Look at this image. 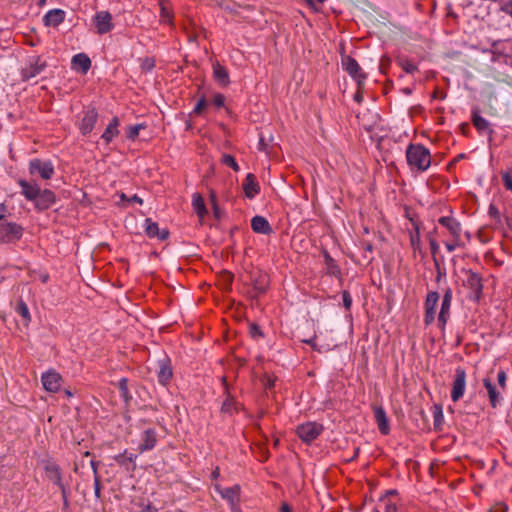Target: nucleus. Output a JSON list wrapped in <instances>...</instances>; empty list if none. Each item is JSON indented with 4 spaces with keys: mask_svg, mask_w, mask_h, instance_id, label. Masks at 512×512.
Wrapping results in <instances>:
<instances>
[{
    "mask_svg": "<svg viewBox=\"0 0 512 512\" xmlns=\"http://www.w3.org/2000/svg\"><path fill=\"white\" fill-rule=\"evenodd\" d=\"M137 455L133 453H129L127 450H124L122 453L116 455L114 457L115 461L121 465L126 466L128 463H135Z\"/></svg>",
    "mask_w": 512,
    "mask_h": 512,
    "instance_id": "31",
    "label": "nucleus"
},
{
    "mask_svg": "<svg viewBox=\"0 0 512 512\" xmlns=\"http://www.w3.org/2000/svg\"><path fill=\"white\" fill-rule=\"evenodd\" d=\"M118 388H119V391H120V396L121 398L126 402L128 403L131 399H132V396L129 392V389H128V380L126 378H121L118 382Z\"/></svg>",
    "mask_w": 512,
    "mask_h": 512,
    "instance_id": "34",
    "label": "nucleus"
},
{
    "mask_svg": "<svg viewBox=\"0 0 512 512\" xmlns=\"http://www.w3.org/2000/svg\"><path fill=\"white\" fill-rule=\"evenodd\" d=\"M438 223L449 231L452 239L457 240L461 237V224L455 218L443 216L438 219Z\"/></svg>",
    "mask_w": 512,
    "mask_h": 512,
    "instance_id": "17",
    "label": "nucleus"
},
{
    "mask_svg": "<svg viewBox=\"0 0 512 512\" xmlns=\"http://www.w3.org/2000/svg\"><path fill=\"white\" fill-rule=\"evenodd\" d=\"M113 18L108 11H99L93 17V22L98 34L103 35L114 29Z\"/></svg>",
    "mask_w": 512,
    "mask_h": 512,
    "instance_id": "10",
    "label": "nucleus"
},
{
    "mask_svg": "<svg viewBox=\"0 0 512 512\" xmlns=\"http://www.w3.org/2000/svg\"><path fill=\"white\" fill-rule=\"evenodd\" d=\"M30 174H38L42 179L49 180L54 174V166L50 160L34 158L29 162Z\"/></svg>",
    "mask_w": 512,
    "mask_h": 512,
    "instance_id": "5",
    "label": "nucleus"
},
{
    "mask_svg": "<svg viewBox=\"0 0 512 512\" xmlns=\"http://www.w3.org/2000/svg\"><path fill=\"white\" fill-rule=\"evenodd\" d=\"M432 415H433V420H434V427L439 428L444 422L443 409L440 404L433 405Z\"/></svg>",
    "mask_w": 512,
    "mask_h": 512,
    "instance_id": "33",
    "label": "nucleus"
},
{
    "mask_svg": "<svg viewBox=\"0 0 512 512\" xmlns=\"http://www.w3.org/2000/svg\"><path fill=\"white\" fill-rule=\"evenodd\" d=\"M157 432L153 428H148L141 433V442L138 445L139 453H144L155 448L157 445Z\"/></svg>",
    "mask_w": 512,
    "mask_h": 512,
    "instance_id": "14",
    "label": "nucleus"
},
{
    "mask_svg": "<svg viewBox=\"0 0 512 512\" xmlns=\"http://www.w3.org/2000/svg\"><path fill=\"white\" fill-rule=\"evenodd\" d=\"M399 65L408 74H413L417 71V66L408 59L399 60Z\"/></svg>",
    "mask_w": 512,
    "mask_h": 512,
    "instance_id": "38",
    "label": "nucleus"
},
{
    "mask_svg": "<svg viewBox=\"0 0 512 512\" xmlns=\"http://www.w3.org/2000/svg\"><path fill=\"white\" fill-rule=\"evenodd\" d=\"M237 405L238 404L235 401V399L228 394L225 401L222 404V411L226 413H232L233 411L237 410Z\"/></svg>",
    "mask_w": 512,
    "mask_h": 512,
    "instance_id": "35",
    "label": "nucleus"
},
{
    "mask_svg": "<svg viewBox=\"0 0 512 512\" xmlns=\"http://www.w3.org/2000/svg\"><path fill=\"white\" fill-rule=\"evenodd\" d=\"M390 495H397V491L396 490L387 491L384 498L388 499V496H390Z\"/></svg>",
    "mask_w": 512,
    "mask_h": 512,
    "instance_id": "64",
    "label": "nucleus"
},
{
    "mask_svg": "<svg viewBox=\"0 0 512 512\" xmlns=\"http://www.w3.org/2000/svg\"><path fill=\"white\" fill-rule=\"evenodd\" d=\"M222 161L225 165L231 167L234 171L239 170V166L237 162L235 161L234 157L228 154H224L222 157Z\"/></svg>",
    "mask_w": 512,
    "mask_h": 512,
    "instance_id": "43",
    "label": "nucleus"
},
{
    "mask_svg": "<svg viewBox=\"0 0 512 512\" xmlns=\"http://www.w3.org/2000/svg\"><path fill=\"white\" fill-rule=\"evenodd\" d=\"M95 494L97 497H99V495H100L99 481L97 478L95 479Z\"/></svg>",
    "mask_w": 512,
    "mask_h": 512,
    "instance_id": "61",
    "label": "nucleus"
},
{
    "mask_svg": "<svg viewBox=\"0 0 512 512\" xmlns=\"http://www.w3.org/2000/svg\"><path fill=\"white\" fill-rule=\"evenodd\" d=\"M213 77L216 80V82L223 87L228 86V84L230 83L229 73L227 69L219 62H215L213 64Z\"/></svg>",
    "mask_w": 512,
    "mask_h": 512,
    "instance_id": "26",
    "label": "nucleus"
},
{
    "mask_svg": "<svg viewBox=\"0 0 512 512\" xmlns=\"http://www.w3.org/2000/svg\"><path fill=\"white\" fill-rule=\"evenodd\" d=\"M118 132L119 130H104L103 134L101 135V138L106 143H109L118 135Z\"/></svg>",
    "mask_w": 512,
    "mask_h": 512,
    "instance_id": "48",
    "label": "nucleus"
},
{
    "mask_svg": "<svg viewBox=\"0 0 512 512\" xmlns=\"http://www.w3.org/2000/svg\"><path fill=\"white\" fill-rule=\"evenodd\" d=\"M91 467H92V470L94 472V474L96 475L97 474V462L95 461H91Z\"/></svg>",
    "mask_w": 512,
    "mask_h": 512,
    "instance_id": "63",
    "label": "nucleus"
},
{
    "mask_svg": "<svg viewBox=\"0 0 512 512\" xmlns=\"http://www.w3.org/2000/svg\"><path fill=\"white\" fill-rule=\"evenodd\" d=\"M279 512H291V508L287 503H282Z\"/></svg>",
    "mask_w": 512,
    "mask_h": 512,
    "instance_id": "59",
    "label": "nucleus"
},
{
    "mask_svg": "<svg viewBox=\"0 0 512 512\" xmlns=\"http://www.w3.org/2000/svg\"><path fill=\"white\" fill-rule=\"evenodd\" d=\"M501 1V9L512 16V0H500Z\"/></svg>",
    "mask_w": 512,
    "mask_h": 512,
    "instance_id": "50",
    "label": "nucleus"
},
{
    "mask_svg": "<svg viewBox=\"0 0 512 512\" xmlns=\"http://www.w3.org/2000/svg\"><path fill=\"white\" fill-rule=\"evenodd\" d=\"M131 202H135V203H138L140 205L143 204V200L142 198H140L138 195H133L132 197H129L128 199V203H131Z\"/></svg>",
    "mask_w": 512,
    "mask_h": 512,
    "instance_id": "57",
    "label": "nucleus"
},
{
    "mask_svg": "<svg viewBox=\"0 0 512 512\" xmlns=\"http://www.w3.org/2000/svg\"><path fill=\"white\" fill-rule=\"evenodd\" d=\"M160 18L163 22H167L169 24L172 23V18H173L172 11L164 4H161V7H160Z\"/></svg>",
    "mask_w": 512,
    "mask_h": 512,
    "instance_id": "40",
    "label": "nucleus"
},
{
    "mask_svg": "<svg viewBox=\"0 0 512 512\" xmlns=\"http://www.w3.org/2000/svg\"><path fill=\"white\" fill-rule=\"evenodd\" d=\"M56 202V195L49 189L41 190L34 200V207L37 210L49 209Z\"/></svg>",
    "mask_w": 512,
    "mask_h": 512,
    "instance_id": "15",
    "label": "nucleus"
},
{
    "mask_svg": "<svg viewBox=\"0 0 512 512\" xmlns=\"http://www.w3.org/2000/svg\"><path fill=\"white\" fill-rule=\"evenodd\" d=\"M47 64L40 56L30 57L25 66L21 70V77L24 81L30 80L38 76L45 68Z\"/></svg>",
    "mask_w": 512,
    "mask_h": 512,
    "instance_id": "4",
    "label": "nucleus"
},
{
    "mask_svg": "<svg viewBox=\"0 0 512 512\" xmlns=\"http://www.w3.org/2000/svg\"><path fill=\"white\" fill-rule=\"evenodd\" d=\"M466 371L462 367H457L452 383L451 399L458 402L465 394L466 390Z\"/></svg>",
    "mask_w": 512,
    "mask_h": 512,
    "instance_id": "6",
    "label": "nucleus"
},
{
    "mask_svg": "<svg viewBox=\"0 0 512 512\" xmlns=\"http://www.w3.org/2000/svg\"><path fill=\"white\" fill-rule=\"evenodd\" d=\"M42 463L47 478L55 485H60L61 482H63L60 467L54 461L49 459L43 460Z\"/></svg>",
    "mask_w": 512,
    "mask_h": 512,
    "instance_id": "16",
    "label": "nucleus"
},
{
    "mask_svg": "<svg viewBox=\"0 0 512 512\" xmlns=\"http://www.w3.org/2000/svg\"><path fill=\"white\" fill-rule=\"evenodd\" d=\"M172 368L168 359L163 358L158 361V371L157 378L158 382L165 386L167 385L172 378Z\"/></svg>",
    "mask_w": 512,
    "mask_h": 512,
    "instance_id": "18",
    "label": "nucleus"
},
{
    "mask_svg": "<svg viewBox=\"0 0 512 512\" xmlns=\"http://www.w3.org/2000/svg\"><path fill=\"white\" fill-rule=\"evenodd\" d=\"M140 130H128L127 138L130 140H135L139 135Z\"/></svg>",
    "mask_w": 512,
    "mask_h": 512,
    "instance_id": "55",
    "label": "nucleus"
},
{
    "mask_svg": "<svg viewBox=\"0 0 512 512\" xmlns=\"http://www.w3.org/2000/svg\"><path fill=\"white\" fill-rule=\"evenodd\" d=\"M19 186L21 187L22 195L31 202H34L38 193L41 191V188L36 183H31L26 180L20 179L18 181Z\"/></svg>",
    "mask_w": 512,
    "mask_h": 512,
    "instance_id": "19",
    "label": "nucleus"
},
{
    "mask_svg": "<svg viewBox=\"0 0 512 512\" xmlns=\"http://www.w3.org/2000/svg\"><path fill=\"white\" fill-rule=\"evenodd\" d=\"M406 158L412 170L426 171L431 164L430 151L420 144H410L406 149Z\"/></svg>",
    "mask_w": 512,
    "mask_h": 512,
    "instance_id": "1",
    "label": "nucleus"
},
{
    "mask_svg": "<svg viewBox=\"0 0 512 512\" xmlns=\"http://www.w3.org/2000/svg\"><path fill=\"white\" fill-rule=\"evenodd\" d=\"M81 128H93L97 121V112L94 108H87L83 112Z\"/></svg>",
    "mask_w": 512,
    "mask_h": 512,
    "instance_id": "29",
    "label": "nucleus"
},
{
    "mask_svg": "<svg viewBox=\"0 0 512 512\" xmlns=\"http://www.w3.org/2000/svg\"><path fill=\"white\" fill-rule=\"evenodd\" d=\"M502 181L508 191H512V169L501 173Z\"/></svg>",
    "mask_w": 512,
    "mask_h": 512,
    "instance_id": "42",
    "label": "nucleus"
},
{
    "mask_svg": "<svg viewBox=\"0 0 512 512\" xmlns=\"http://www.w3.org/2000/svg\"><path fill=\"white\" fill-rule=\"evenodd\" d=\"M208 107V101L205 99V97H201L197 100L193 113L196 115H201Z\"/></svg>",
    "mask_w": 512,
    "mask_h": 512,
    "instance_id": "39",
    "label": "nucleus"
},
{
    "mask_svg": "<svg viewBox=\"0 0 512 512\" xmlns=\"http://www.w3.org/2000/svg\"><path fill=\"white\" fill-rule=\"evenodd\" d=\"M342 67L359 85L366 79V74L362 71L358 62L351 56L342 58Z\"/></svg>",
    "mask_w": 512,
    "mask_h": 512,
    "instance_id": "11",
    "label": "nucleus"
},
{
    "mask_svg": "<svg viewBox=\"0 0 512 512\" xmlns=\"http://www.w3.org/2000/svg\"><path fill=\"white\" fill-rule=\"evenodd\" d=\"M466 285L473 293V297L475 299H479V297L482 293V289H483V285H482L481 278L479 277V275L476 273L470 272L467 277Z\"/></svg>",
    "mask_w": 512,
    "mask_h": 512,
    "instance_id": "24",
    "label": "nucleus"
},
{
    "mask_svg": "<svg viewBox=\"0 0 512 512\" xmlns=\"http://www.w3.org/2000/svg\"><path fill=\"white\" fill-rule=\"evenodd\" d=\"M274 141V137L269 133V135H266L265 133H261L259 135V150L265 151L270 144Z\"/></svg>",
    "mask_w": 512,
    "mask_h": 512,
    "instance_id": "37",
    "label": "nucleus"
},
{
    "mask_svg": "<svg viewBox=\"0 0 512 512\" xmlns=\"http://www.w3.org/2000/svg\"><path fill=\"white\" fill-rule=\"evenodd\" d=\"M323 426L317 422H306L297 426L296 433L299 438L309 444L322 433Z\"/></svg>",
    "mask_w": 512,
    "mask_h": 512,
    "instance_id": "3",
    "label": "nucleus"
},
{
    "mask_svg": "<svg viewBox=\"0 0 512 512\" xmlns=\"http://www.w3.org/2000/svg\"><path fill=\"white\" fill-rule=\"evenodd\" d=\"M472 121L475 128H486L487 121L476 111L472 114Z\"/></svg>",
    "mask_w": 512,
    "mask_h": 512,
    "instance_id": "41",
    "label": "nucleus"
},
{
    "mask_svg": "<svg viewBox=\"0 0 512 512\" xmlns=\"http://www.w3.org/2000/svg\"><path fill=\"white\" fill-rule=\"evenodd\" d=\"M72 66L74 69L86 74L91 67V60L86 54L79 53L73 56Z\"/></svg>",
    "mask_w": 512,
    "mask_h": 512,
    "instance_id": "28",
    "label": "nucleus"
},
{
    "mask_svg": "<svg viewBox=\"0 0 512 512\" xmlns=\"http://www.w3.org/2000/svg\"><path fill=\"white\" fill-rule=\"evenodd\" d=\"M155 67V61L153 58L146 57L141 61V69L143 71H151Z\"/></svg>",
    "mask_w": 512,
    "mask_h": 512,
    "instance_id": "44",
    "label": "nucleus"
},
{
    "mask_svg": "<svg viewBox=\"0 0 512 512\" xmlns=\"http://www.w3.org/2000/svg\"><path fill=\"white\" fill-rule=\"evenodd\" d=\"M374 418L381 434L388 435L390 432L389 420L382 407L379 406L374 408Z\"/></svg>",
    "mask_w": 512,
    "mask_h": 512,
    "instance_id": "22",
    "label": "nucleus"
},
{
    "mask_svg": "<svg viewBox=\"0 0 512 512\" xmlns=\"http://www.w3.org/2000/svg\"><path fill=\"white\" fill-rule=\"evenodd\" d=\"M192 205H193L194 211L197 213V215L200 218H203L207 214V209H206L204 200L200 194L196 193L193 195Z\"/></svg>",
    "mask_w": 512,
    "mask_h": 512,
    "instance_id": "30",
    "label": "nucleus"
},
{
    "mask_svg": "<svg viewBox=\"0 0 512 512\" xmlns=\"http://www.w3.org/2000/svg\"><path fill=\"white\" fill-rule=\"evenodd\" d=\"M211 103L217 107V108H221L224 106L225 104V96L221 93H217V94H214L213 95V98L211 100Z\"/></svg>",
    "mask_w": 512,
    "mask_h": 512,
    "instance_id": "46",
    "label": "nucleus"
},
{
    "mask_svg": "<svg viewBox=\"0 0 512 512\" xmlns=\"http://www.w3.org/2000/svg\"><path fill=\"white\" fill-rule=\"evenodd\" d=\"M482 382H483V386L487 390L489 403H490L491 407L496 408L498 405L501 404V402L503 400L502 393L504 391H502L499 387H497L491 381V379L488 377L484 378L482 380Z\"/></svg>",
    "mask_w": 512,
    "mask_h": 512,
    "instance_id": "13",
    "label": "nucleus"
},
{
    "mask_svg": "<svg viewBox=\"0 0 512 512\" xmlns=\"http://www.w3.org/2000/svg\"><path fill=\"white\" fill-rule=\"evenodd\" d=\"M242 187L245 196L249 199H253L260 192V186L252 173L247 174Z\"/></svg>",
    "mask_w": 512,
    "mask_h": 512,
    "instance_id": "20",
    "label": "nucleus"
},
{
    "mask_svg": "<svg viewBox=\"0 0 512 512\" xmlns=\"http://www.w3.org/2000/svg\"><path fill=\"white\" fill-rule=\"evenodd\" d=\"M65 19V12L61 9H51L43 17L45 26L56 27Z\"/></svg>",
    "mask_w": 512,
    "mask_h": 512,
    "instance_id": "23",
    "label": "nucleus"
},
{
    "mask_svg": "<svg viewBox=\"0 0 512 512\" xmlns=\"http://www.w3.org/2000/svg\"><path fill=\"white\" fill-rule=\"evenodd\" d=\"M57 486H58V487L60 488V490H61L62 499H65V497H68V495H67V488H66V486L64 485V483H63V482H61V484H60V485H57Z\"/></svg>",
    "mask_w": 512,
    "mask_h": 512,
    "instance_id": "58",
    "label": "nucleus"
},
{
    "mask_svg": "<svg viewBox=\"0 0 512 512\" xmlns=\"http://www.w3.org/2000/svg\"><path fill=\"white\" fill-rule=\"evenodd\" d=\"M251 228L255 233L269 235L272 233V227L268 220L260 215H256L251 219Z\"/></svg>",
    "mask_w": 512,
    "mask_h": 512,
    "instance_id": "21",
    "label": "nucleus"
},
{
    "mask_svg": "<svg viewBox=\"0 0 512 512\" xmlns=\"http://www.w3.org/2000/svg\"><path fill=\"white\" fill-rule=\"evenodd\" d=\"M145 232L150 238L156 237L160 240H164L168 237V232L165 230L160 231L158 224L150 218L145 220Z\"/></svg>",
    "mask_w": 512,
    "mask_h": 512,
    "instance_id": "25",
    "label": "nucleus"
},
{
    "mask_svg": "<svg viewBox=\"0 0 512 512\" xmlns=\"http://www.w3.org/2000/svg\"><path fill=\"white\" fill-rule=\"evenodd\" d=\"M23 235V228L15 222H0V243H14Z\"/></svg>",
    "mask_w": 512,
    "mask_h": 512,
    "instance_id": "2",
    "label": "nucleus"
},
{
    "mask_svg": "<svg viewBox=\"0 0 512 512\" xmlns=\"http://www.w3.org/2000/svg\"><path fill=\"white\" fill-rule=\"evenodd\" d=\"M15 310L24 320L30 321L31 315H30L27 304L23 300H20L17 303Z\"/></svg>",
    "mask_w": 512,
    "mask_h": 512,
    "instance_id": "36",
    "label": "nucleus"
},
{
    "mask_svg": "<svg viewBox=\"0 0 512 512\" xmlns=\"http://www.w3.org/2000/svg\"><path fill=\"white\" fill-rule=\"evenodd\" d=\"M461 245V237L457 240L452 239L451 242H445V247L448 252H453L457 247Z\"/></svg>",
    "mask_w": 512,
    "mask_h": 512,
    "instance_id": "49",
    "label": "nucleus"
},
{
    "mask_svg": "<svg viewBox=\"0 0 512 512\" xmlns=\"http://www.w3.org/2000/svg\"><path fill=\"white\" fill-rule=\"evenodd\" d=\"M439 301V294L436 291H431L426 295L424 301V324L431 325L436 319V308Z\"/></svg>",
    "mask_w": 512,
    "mask_h": 512,
    "instance_id": "8",
    "label": "nucleus"
},
{
    "mask_svg": "<svg viewBox=\"0 0 512 512\" xmlns=\"http://www.w3.org/2000/svg\"><path fill=\"white\" fill-rule=\"evenodd\" d=\"M139 506L141 507L140 512H158V509L151 503H141Z\"/></svg>",
    "mask_w": 512,
    "mask_h": 512,
    "instance_id": "53",
    "label": "nucleus"
},
{
    "mask_svg": "<svg viewBox=\"0 0 512 512\" xmlns=\"http://www.w3.org/2000/svg\"><path fill=\"white\" fill-rule=\"evenodd\" d=\"M252 284L257 294H263L269 285V279L267 274L257 272L252 275Z\"/></svg>",
    "mask_w": 512,
    "mask_h": 512,
    "instance_id": "27",
    "label": "nucleus"
},
{
    "mask_svg": "<svg viewBox=\"0 0 512 512\" xmlns=\"http://www.w3.org/2000/svg\"><path fill=\"white\" fill-rule=\"evenodd\" d=\"M452 290L448 288L442 297L441 308L438 314V326L441 330L445 329V326L450 318V309L452 304Z\"/></svg>",
    "mask_w": 512,
    "mask_h": 512,
    "instance_id": "12",
    "label": "nucleus"
},
{
    "mask_svg": "<svg viewBox=\"0 0 512 512\" xmlns=\"http://www.w3.org/2000/svg\"><path fill=\"white\" fill-rule=\"evenodd\" d=\"M250 335L254 338V339H257L259 337H262L263 336V333L260 329L259 326H257L256 324H252L250 326Z\"/></svg>",
    "mask_w": 512,
    "mask_h": 512,
    "instance_id": "52",
    "label": "nucleus"
},
{
    "mask_svg": "<svg viewBox=\"0 0 512 512\" xmlns=\"http://www.w3.org/2000/svg\"><path fill=\"white\" fill-rule=\"evenodd\" d=\"M415 231L410 233V245L414 252H421V239L418 225H414Z\"/></svg>",
    "mask_w": 512,
    "mask_h": 512,
    "instance_id": "32",
    "label": "nucleus"
},
{
    "mask_svg": "<svg viewBox=\"0 0 512 512\" xmlns=\"http://www.w3.org/2000/svg\"><path fill=\"white\" fill-rule=\"evenodd\" d=\"M62 376L54 369L42 373L41 383L43 388L50 393H56L62 385Z\"/></svg>",
    "mask_w": 512,
    "mask_h": 512,
    "instance_id": "7",
    "label": "nucleus"
},
{
    "mask_svg": "<svg viewBox=\"0 0 512 512\" xmlns=\"http://www.w3.org/2000/svg\"><path fill=\"white\" fill-rule=\"evenodd\" d=\"M8 213V208L4 203H0V220H2Z\"/></svg>",
    "mask_w": 512,
    "mask_h": 512,
    "instance_id": "56",
    "label": "nucleus"
},
{
    "mask_svg": "<svg viewBox=\"0 0 512 512\" xmlns=\"http://www.w3.org/2000/svg\"><path fill=\"white\" fill-rule=\"evenodd\" d=\"M381 501L384 503L385 512H397V504L395 502L390 501L389 499L382 498Z\"/></svg>",
    "mask_w": 512,
    "mask_h": 512,
    "instance_id": "47",
    "label": "nucleus"
},
{
    "mask_svg": "<svg viewBox=\"0 0 512 512\" xmlns=\"http://www.w3.org/2000/svg\"><path fill=\"white\" fill-rule=\"evenodd\" d=\"M497 381H498V387L505 391L506 389V381H507V374L504 370H500L497 374Z\"/></svg>",
    "mask_w": 512,
    "mask_h": 512,
    "instance_id": "45",
    "label": "nucleus"
},
{
    "mask_svg": "<svg viewBox=\"0 0 512 512\" xmlns=\"http://www.w3.org/2000/svg\"><path fill=\"white\" fill-rule=\"evenodd\" d=\"M342 300H343V305L346 309H350L351 305H352V298H351V295L348 291H343L342 292Z\"/></svg>",
    "mask_w": 512,
    "mask_h": 512,
    "instance_id": "51",
    "label": "nucleus"
},
{
    "mask_svg": "<svg viewBox=\"0 0 512 512\" xmlns=\"http://www.w3.org/2000/svg\"><path fill=\"white\" fill-rule=\"evenodd\" d=\"M216 491L221 495L223 499H225L232 512H240L239 509V497H240V486L234 485L228 488H220L216 487Z\"/></svg>",
    "mask_w": 512,
    "mask_h": 512,
    "instance_id": "9",
    "label": "nucleus"
},
{
    "mask_svg": "<svg viewBox=\"0 0 512 512\" xmlns=\"http://www.w3.org/2000/svg\"><path fill=\"white\" fill-rule=\"evenodd\" d=\"M118 125V119L113 118L106 128H115Z\"/></svg>",
    "mask_w": 512,
    "mask_h": 512,
    "instance_id": "60",
    "label": "nucleus"
},
{
    "mask_svg": "<svg viewBox=\"0 0 512 512\" xmlns=\"http://www.w3.org/2000/svg\"><path fill=\"white\" fill-rule=\"evenodd\" d=\"M429 243H430L431 252L433 254H436L439 249V245H438L437 241L435 239H430Z\"/></svg>",
    "mask_w": 512,
    "mask_h": 512,
    "instance_id": "54",
    "label": "nucleus"
},
{
    "mask_svg": "<svg viewBox=\"0 0 512 512\" xmlns=\"http://www.w3.org/2000/svg\"><path fill=\"white\" fill-rule=\"evenodd\" d=\"M304 342L309 344V345H311L313 349H316V345L314 343V339L313 338L308 339V340H304Z\"/></svg>",
    "mask_w": 512,
    "mask_h": 512,
    "instance_id": "62",
    "label": "nucleus"
}]
</instances>
